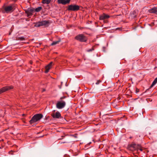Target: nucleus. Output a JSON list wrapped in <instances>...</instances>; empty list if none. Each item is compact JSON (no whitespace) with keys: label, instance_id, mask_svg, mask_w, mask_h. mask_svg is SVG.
Segmentation results:
<instances>
[{"label":"nucleus","instance_id":"9b49d317","mask_svg":"<svg viewBox=\"0 0 157 157\" xmlns=\"http://www.w3.org/2000/svg\"><path fill=\"white\" fill-rule=\"evenodd\" d=\"M109 17V16L105 13H103L101 15H100L99 17V19L100 20H103L105 19H107Z\"/></svg>","mask_w":157,"mask_h":157},{"label":"nucleus","instance_id":"5701e85b","mask_svg":"<svg viewBox=\"0 0 157 157\" xmlns=\"http://www.w3.org/2000/svg\"><path fill=\"white\" fill-rule=\"evenodd\" d=\"M80 42H86V40H79Z\"/></svg>","mask_w":157,"mask_h":157},{"label":"nucleus","instance_id":"39448f33","mask_svg":"<svg viewBox=\"0 0 157 157\" xmlns=\"http://www.w3.org/2000/svg\"><path fill=\"white\" fill-rule=\"evenodd\" d=\"M13 87L12 86H6L0 89V94L3 93L5 92L10 89L13 88Z\"/></svg>","mask_w":157,"mask_h":157},{"label":"nucleus","instance_id":"bb28decb","mask_svg":"<svg viewBox=\"0 0 157 157\" xmlns=\"http://www.w3.org/2000/svg\"><path fill=\"white\" fill-rule=\"evenodd\" d=\"M30 63L31 64H32V63H33V62H32V61H30Z\"/></svg>","mask_w":157,"mask_h":157},{"label":"nucleus","instance_id":"b1692460","mask_svg":"<svg viewBox=\"0 0 157 157\" xmlns=\"http://www.w3.org/2000/svg\"><path fill=\"white\" fill-rule=\"evenodd\" d=\"M93 50H94V49L92 48V49H90L89 50H87V52H91V51H92Z\"/></svg>","mask_w":157,"mask_h":157},{"label":"nucleus","instance_id":"4be33fe9","mask_svg":"<svg viewBox=\"0 0 157 157\" xmlns=\"http://www.w3.org/2000/svg\"><path fill=\"white\" fill-rule=\"evenodd\" d=\"M101 82V81L99 80L97 81V82L96 83V84L97 85L100 82Z\"/></svg>","mask_w":157,"mask_h":157},{"label":"nucleus","instance_id":"20e7f679","mask_svg":"<svg viewBox=\"0 0 157 157\" xmlns=\"http://www.w3.org/2000/svg\"><path fill=\"white\" fill-rule=\"evenodd\" d=\"M80 7L76 5H71L68 6L67 10L69 11H76L79 10Z\"/></svg>","mask_w":157,"mask_h":157},{"label":"nucleus","instance_id":"4468645a","mask_svg":"<svg viewBox=\"0 0 157 157\" xmlns=\"http://www.w3.org/2000/svg\"><path fill=\"white\" fill-rule=\"evenodd\" d=\"M157 82V77L156 78L153 82L152 84L151 85V86H150V88H151L152 87L155 85L156 83Z\"/></svg>","mask_w":157,"mask_h":157},{"label":"nucleus","instance_id":"412c9836","mask_svg":"<svg viewBox=\"0 0 157 157\" xmlns=\"http://www.w3.org/2000/svg\"><path fill=\"white\" fill-rule=\"evenodd\" d=\"M137 151H138V150H140L141 151H142L143 150V149H142V147L140 145V147H139V149H137Z\"/></svg>","mask_w":157,"mask_h":157},{"label":"nucleus","instance_id":"f8f14e48","mask_svg":"<svg viewBox=\"0 0 157 157\" xmlns=\"http://www.w3.org/2000/svg\"><path fill=\"white\" fill-rule=\"evenodd\" d=\"M149 12L157 15V7H154L149 10Z\"/></svg>","mask_w":157,"mask_h":157},{"label":"nucleus","instance_id":"6e6552de","mask_svg":"<svg viewBox=\"0 0 157 157\" xmlns=\"http://www.w3.org/2000/svg\"><path fill=\"white\" fill-rule=\"evenodd\" d=\"M71 0H58L59 4L63 5H66L69 3Z\"/></svg>","mask_w":157,"mask_h":157},{"label":"nucleus","instance_id":"f3484780","mask_svg":"<svg viewBox=\"0 0 157 157\" xmlns=\"http://www.w3.org/2000/svg\"><path fill=\"white\" fill-rule=\"evenodd\" d=\"M41 26H42L41 21L36 23L35 25V26L36 27H39Z\"/></svg>","mask_w":157,"mask_h":157},{"label":"nucleus","instance_id":"6ab92c4d","mask_svg":"<svg viewBox=\"0 0 157 157\" xmlns=\"http://www.w3.org/2000/svg\"><path fill=\"white\" fill-rule=\"evenodd\" d=\"M42 7L41 6L37 8H36L35 9V11L36 12H38L40 11L42 9Z\"/></svg>","mask_w":157,"mask_h":157},{"label":"nucleus","instance_id":"c85d7f7f","mask_svg":"<svg viewBox=\"0 0 157 157\" xmlns=\"http://www.w3.org/2000/svg\"><path fill=\"white\" fill-rule=\"evenodd\" d=\"M24 39V38H21V39L22 40V39Z\"/></svg>","mask_w":157,"mask_h":157},{"label":"nucleus","instance_id":"0eeeda50","mask_svg":"<svg viewBox=\"0 0 157 157\" xmlns=\"http://www.w3.org/2000/svg\"><path fill=\"white\" fill-rule=\"evenodd\" d=\"M51 116L54 118H59L61 117L60 113L58 111L52 113Z\"/></svg>","mask_w":157,"mask_h":157},{"label":"nucleus","instance_id":"2eb2a0df","mask_svg":"<svg viewBox=\"0 0 157 157\" xmlns=\"http://www.w3.org/2000/svg\"><path fill=\"white\" fill-rule=\"evenodd\" d=\"M41 22L42 26L47 25L48 23V21L45 20L42 21Z\"/></svg>","mask_w":157,"mask_h":157},{"label":"nucleus","instance_id":"ddd939ff","mask_svg":"<svg viewBox=\"0 0 157 157\" xmlns=\"http://www.w3.org/2000/svg\"><path fill=\"white\" fill-rule=\"evenodd\" d=\"M85 38V36L82 34H79L75 37V39H84Z\"/></svg>","mask_w":157,"mask_h":157},{"label":"nucleus","instance_id":"9d476101","mask_svg":"<svg viewBox=\"0 0 157 157\" xmlns=\"http://www.w3.org/2000/svg\"><path fill=\"white\" fill-rule=\"evenodd\" d=\"M52 62H51L45 67V70L44 71L45 73H47L48 72L49 70L52 66Z\"/></svg>","mask_w":157,"mask_h":157},{"label":"nucleus","instance_id":"dca6fc26","mask_svg":"<svg viewBox=\"0 0 157 157\" xmlns=\"http://www.w3.org/2000/svg\"><path fill=\"white\" fill-rule=\"evenodd\" d=\"M51 0H43L42 2L43 4H49Z\"/></svg>","mask_w":157,"mask_h":157},{"label":"nucleus","instance_id":"7ed1b4c3","mask_svg":"<svg viewBox=\"0 0 157 157\" xmlns=\"http://www.w3.org/2000/svg\"><path fill=\"white\" fill-rule=\"evenodd\" d=\"M140 147V145L139 144H137L135 143H132L130 144L128 147V149L132 151H134L137 149H139Z\"/></svg>","mask_w":157,"mask_h":157},{"label":"nucleus","instance_id":"423d86ee","mask_svg":"<svg viewBox=\"0 0 157 157\" xmlns=\"http://www.w3.org/2000/svg\"><path fill=\"white\" fill-rule=\"evenodd\" d=\"M34 10V9L28 8L25 11V13H27V17H29L33 15V13Z\"/></svg>","mask_w":157,"mask_h":157},{"label":"nucleus","instance_id":"f03ea898","mask_svg":"<svg viewBox=\"0 0 157 157\" xmlns=\"http://www.w3.org/2000/svg\"><path fill=\"white\" fill-rule=\"evenodd\" d=\"M66 98L65 96L62 97L60 98V101L57 102L56 104V107L58 109H61L63 108L66 105V102L62 100L63 98Z\"/></svg>","mask_w":157,"mask_h":157},{"label":"nucleus","instance_id":"f257e3e1","mask_svg":"<svg viewBox=\"0 0 157 157\" xmlns=\"http://www.w3.org/2000/svg\"><path fill=\"white\" fill-rule=\"evenodd\" d=\"M43 115L41 114H37L32 117L29 122L30 124H32L39 121L43 117Z\"/></svg>","mask_w":157,"mask_h":157},{"label":"nucleus","instance_id":"a211bd4d","mask_svg":"<svg viewBox=\"0 0 157 157\" xmlns=\"http://www.w3.org/2000/svg\"><path fill=\"white\" fill-rule=\"evenodd\" d=\"M60 42V40H59L58 41L53 42L51 44V46H53L59 43Z\"/></svg>","mask_w":157,"mask_h":157},{"label":"nucleus","instance_id":"1a4fd4ad","mask_svg":"<svg viewBox=\"0 0 157 157\" xmlns=\"http://www.w3.org/2000/svg\"><path fill=\"white\" fill-rule=\"evenodd\" d=\"M14 9V7L12 6H8L5 8L4 10L6 13L13 10Z\"/></svg>","mask_w":157,"mask_h":157},{"label":"nucleus","instance_id":"aec40b11","mask_svg":"<svg viewBox=\"0 0 157 157\" xmlns=\"http://www.w3.org/2000/svg\"><path fill=\"white\" fill-rule=\"evenodd\" d=\"M131 15L132 17L134 18L136 17V12H133L132 13H131Z\"/></svg>","mask_w":157,"mask_h":157},{"label":"nucleus","instance_id":"393cba45","mask_svg":"<svg viewBox=\"0 0 157 157\" xmlns=\"http://www.w3.org/2000/svg\"><path fill=\"white\" fill-rule=\"evenodd\" d=\"M139 91V90L137 88H136V93H137Z\"/></svg>","mask_w":157,"mask_h":157},{"label":"nucleus","instance_id":"a878e982","mask_svg":"<svg viewBox=\"0 0 157 157\" xmlns=\"http://www.w3.org/2000/svg\"><path fill=\"white\" fill-rule=\"evenodd\" d=\"M67 143V142H61L60 143L61 144H62V143Z\"/></svg>","mask_w":157,"mask_h":157},{"label":"nucleus","instance_id":"cd10ccee","mask_svg":"<svg viewBox=\"0 0 157 157\" xmlns=\"http://www.w3.org/2000/svg\"><path fill=\"white\" fill-rule=\"evenodd\" d=\"M45 89H43V91H45Z\"/></svg>","mask_w":157,"mask_h":157},{"label":"nucleus","instance_id":"c756f323","mask_svg":"<svg viewBox=\"0 0 157 157\" xmlns=\"http://www.w3.org/2000/svg\"><path fill=\"white\" fill-rule=\"evenodd\" d=\"M63 139V138H61L59 139V140H61V139Z\"/></svg>","mask_w":157,"mask_h":157}]
</instances>
